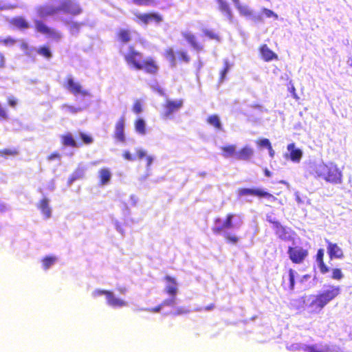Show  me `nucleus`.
I'll return each instance as SVG.
<instances>
[{"label":"nucleus","mask_w":352,"mask_h":352,"mask_svg":"<svg viewBox=\"0 0 352 352\" xmlns=\"http://www.w3.org/2000/svg\"><path fill=\"white\" fill-rule=\"evenodd\" d=\"M142 53L136 50L133 45H130L128 52L124 56V59L131 67L136 70H142L146 74L156 75L159 71L157 62L152 57H148L143 60Z\"/></svg>","instance_id":"nucleus-1"},{"label":"nucleus","mask_w":352,"mask_h":352,"mask_svg":"<svg viewBox=\"0 0 352 352\" xmlns=\"http://www.w3.org/2000/svg\"><path fill=\"white\" fill-rule=\"evenodd\" d=\"M340 287L338 285H329L325 289L314 296L309 304L311 312L319 313L331 300L340 294Z\"/></svg>","instance_id":"nucleus-2"},{"label":"nucleus","mask_w":352,"mask_h":352,"mask_svg":"<svg viewBox=\"0 0 352 352\" xmlns=\"http://www.w3.org/2000/svg\"><path fill=\"white\" fill-rule=\"evenodd\" d=\"M315 173L327 182L340 184L342 182L341 170L333 162L321 163L316 166Z\"/></svg>","instance_id":"nucleus-3"},{"label":"nucleus","mask_w":352,"mask_h":352,"mask_svg":"<svg viewBox=\"0 0 352 352\" xmlns=\"http://www.w3.org/2000/svg\"><path fill=\"white\" fill-rule=\"evenodd\" d=\"M164 56L171 67H176L178 63L188 64L191 60L188 52L182 49L175 51L173 47H168L164 50Z\"/></svg>","instance_id":"nucleus-4"},{"label":"nucleus","mask_w":352,"mask_h":352,"mask_svg":"<svg viewBox=\"0 0 352 352\" xmlns=\"http://www.w3.org/2000/svg\"><path fill=\"white\" fill-rule=\"evenodd\" d=\"M34 25L37 32L46 35L55 41L58 42L63 38V34L60 31L47 26L41 20H34Z\"/></svg>","instance_id":"nucleus-5"},{"label":"nucleus","mask_w":352,"mask_h":352,"mask_svg":"<svg viewBox=\"0 0 352 352\" xmlns=\"http://www.w3.org/2000/svg\"><path fill=\"white\" fill-rule=\"evenodd\" d=\"M239 196H256L258 198H267L272 201H276V197L272 194L261 188H241L238 190Z\"/></svg>","instance_id":"nucleus-6"},{"label":"nucleus","mask_w":352,"mask_h":352,"mask_svg":"<svg viewBox=\"0 0 352 352\" xmlns=\"http://www.w3.org/2000/svg\"><path fill=\"white\" fill-rule=\"evenodd\" d=\"M61 12L71 16L79 15L82 9L80 4L74 0H63L60 2Z\"/></svg>","instance_id":"nucleus-7"},{"label":"nucleus","mask_w":352,"mask_h":352,"mask_svg":"<svg viewBox=\"0 0 352 352\" xmlns=\"http://www.w3.org/2000/svg\"><path fill=\"white\" fill-rule=\"evenodd\" d=\"M287 254L292 263L300 264L308 256V250L299 246L289 247Z\"/></svg>","instance_id":"nucleus-8"},{"label":"nucleus","mask_w":352,"mask_h":352,"mask_svg":"<svg viewBox=\"0 0 352 352\" xmlns=\"http://www.w3.org/2000/svg\"><path fill=\"white\" fill-rule=\"evenodd\" d=\"M64 87L75 96L79 94L83 96L89 95L88 91L82 89L80 83L74 81V79L72 75H68L66 77Z\"/></svg>","instance_id":"nucleus-9"},{"label":"nucleus","mask_w":352,"mask_h":352,"mask_svg":"<svg viewBox=\"0 0 352 352\" xmlns=\"http://www.w3.org/2000/svg\"><path fill=\"white\" fill-rule=\"evenodd\" d=\"M184 104L183 99L176 100H167L164 104V111L162 113L163 118H169L172 114L179 111Z\"/></svg>","instance_id":"nucleus-10"},{"label":"nucleus","mask_w":352,"mask_h":352,"mask_svg":"<svg viewBox=\"0 0 352 352\" xmlns=\"http://www.w3.org/2000/svg\"><path fill=\"white\" fill-rule=\"evenodd\" d=\"M135 16L140 22L145 25L151 22L160 23L163 21L162 16L157 12L136 14Z\"/></svg>","instance_id":"nucleus-11"},{"label":"nucleus","mask_w":352,"mask_h":352,"mask_svg":"<svg viewBox=\"0 0 352 352\" xmlns=\"http://www.w3.org/2000/svg\"><path fill=\"white\" fill-rule=\"evenodd\" d=\"M232 1L241 15L248 18L253 17L254 21H262L261 16H254L253 11L248 5L241 4L239 0H232Z\"/></svg>","instance_id":"nucleus-12"},{"label":"nucleus","mask_w":352,"mask_h":352,"mask_svg":"<svg viewBox=\"0 0 352 352\" xmlns=\"http://www.w3.org/2000/svg\"><path fill=\"white\" fill-rule=\"evenodd\" d=\"M125 120L124 116H121L115 124V131L113 138L120 142H125L126 138L124 135Z\"/></svg>","instance_id":"nucleus-13"},{"label":"nucleus","mask_w":352,"mask_h":352,"mask_svg":"<svg viewBox=\"0 0 352 352\" xmlns=\"http://www.w3.org/2000/svg\"><path fill=\"white\" fill-rule=\"evenodd\" d=\"M166 282V287L164 288L165 292L168 296H177L178 293V284L176 278L173 276L166 275L164 277Z\"/></svg>","instance_id":"nucleus-14"},{"label":"nucleus","mask_w":352,"mask_h":352,"mask_svg":"<svg viewBox=\"0 0 352 352\" xmlns=\"http://www.w3.org/2000/svg\"><path fill=\"white\" fill-rule=\"evenodd\" d=\"M234 214L232 213H229L226 215V219L222 223V224L217 226H213L212 228V232L216 234H219L227 229H230L232 228V219L234 218Z\"/></svg>","instance_id":"nucleus-15"},{"label":"nucleus","mask_w":352,"mask_h":352,"mask_svg":"<svg viewBox=\"0 0 352 352\" xmlns=\"http://www.w3.org/2000/svg\"><path fill=\"white\" fill-rule=\"evenodd\" d=\"M326 242L327 243V252L331 259L342 258L344 257V252L337 243H333L329 241Z\"/></svg>","instance_id":"nucleus-16"},{"label":"nucleus","mask_w":352,"mask_h":352,"mask_svg":"<svg viewBox=\"0 0 352 352\" xmlns=\"http://www.w3.org/2000/svg\"><path fill=\"white\" fill-rule=\"evenodd\" d=\"M259 52L261 58L265 61L269 62L272 60H278V55L271 50L266 44H263L259 47Z\"/></svg>","instance_id":"nucleus-17"},{"label":"nucleus","mask_w":352,"mask_h":352,"mask_svg":"<svg viewBox=\"0 0 352 352\" xmlns=\"http://www.w3.org/2000/svg\"><path fill=\"white\" fill-rule=\"evenodd\" d=\"M182 36L194 50L197 52L204 50V45L197 41V38L193 34L190 32H184L182 33Z\"/></svg>","instance_id":"nucleus-18"},{"label":"nucleus","mask_w":352,"mask_h":352,"mask_svg":"<svg viewBox=\"0 0 352 352\" xmlns=\"http://www.w3.org/2000/svg\"><path fill=\"white\" fill-rule=\"evenodd\" d=\"M254 155V150L249 146H244L236 153V160L248 161Z\"/></svg>","instance_id":"nucleus-19"},{"label":"nucleus","mask_w":352,"mask_h":352,"mask_svg":"<svg viewBox=\"0 0 352 352\" xmlns=\"http://www.w3.org/2000/svg\"><path fill=\"white\" fill-rule=\"evenodd\" d=\"M9 23L14 28H16L19 30H26L30 28L28 22L22 16H18L12 18L9 21Z\"/></svg>","instance_id":"nucleus-20"},{"label":"nucleus","mask_w":352,"mask_h":352,"mask_svg":"<svg viewBox=\"0 0 352 352\" xmlns=\"http://www.w3.org/2000/svg\"><path fill=\"white\" fill-rule=\"evenodd\" d=\"M107 303L112 307H123L127 305V302L121 299L115 297L113 293L112 292H110L109 296L107 298Z\"/></svg>","instance_id":"nucleus-21"},{"label":"nucleus","mask_w":352,"mask_h":352,"mask_svg":"<svg viewBox=\"0 0 352 352\" xmlns=\"http://www.w3.org/2000/svg\"><path fill=\"white\" fill-rule=\"evenodd\" d=\"M270 222L273 225V228L274 229L275 234L282 240L287 239V232L285 227H283L278 221H270Z\"/></svg>","instance_id":"nucleus-22"},{"label":"nucleus","mask_w":352,"mask_h":352,"mask_svg":"<svg viewBox=\"0 0 352 352\" xmlns=\"http://www.w3.org/2000/svg\"><path fill=\"white\" fill-rule=\"evenodd\" d=\"M118 41L122 43H127L131 39V32L128 29H120L116 34Z\"/></svg>","instance_id":"nucleus-23"},{"label":"nucleus","mask_w":352,"mask_h":352,"mask_svg":"<svg viewBox=\"0 0 352 352\" xmlns=\"http://www.w3.org/2000/svg\"><path fill=\"white\" fill-rule=\"evenodd\" d=\"M61 144L64 146H69L72 148H76L79 144L76 142L73 135L70 133H65L60 137Z\"/></svg>","instance_id":"nucleus-24"},{"label":"nucleus","mask_w":352,"mask_h":352,"mask_svg":"<svg viewBox=\"0 0 352 352\" xmlns=\"http://www.w3.org/2000/svg\"><path fill=\"white\" fill-rule=\"evenodd\" d=\"M324 250L319 249L316 254V261L318 264L320 271L322 274H326L329 271V268L326 265L324 262Z\"/></svg>","instance_id":"nucleus-25"},{"label":"nucleus","mask_w":352,"mask_h":352,"mask_svg":"<svg viewBox=\"0 0 352 352\" xmlns=\"http://www.w3.org/2000/svg\"><path fill=\"white\" fill-rule=\"evenodd\" d=\"M38 208L40 209L45 218L51 217V209L49 206V200L46 197L43 198L38 204Z\"/></svg>","instance_id":"nucleus-26"},{"label":"nucleus","mask_w":352,"mask_h":352,"mask_svg":"<svg viewBox=\"0 0 352 352\" xmlns=\"http://www.w3.org/2000/svg\"><path fill=\"white\" fill-rule=\"evenodd\" d=\"M219 10L226 16L229 21H232L233 16L229 4L224 0H218Z\"/></svg>","instance_id":"nucleus-27"},{"label":"nucleus","mask_w":352,"mask_h":352,"mask_svg":"<svg viewBox=\"0 0 352 352\" xmlns=\"http://www.w3.org/2000/svg\"><path fill=\"white\" fill-rule=\"evenodd\" d=\"M287 149L290 151V159L294 162H299L302 155L301 150L295 148L294 143L289 144L287 146Z\"/></svg>","instance_id":"nucleus-28"},{"label":"nucleus","mask_w":352,"mask_h":352,"mask_svg":"<svg viewBox=\"0 0 352 352\" xmlns=\"http://www.w3.org/2000/svg\"><path fill=\"white\" fill-rule=\"evenodd\" d=\"M61 12L60 4L58 6H45L41 10L42 16H52Z\"/></svg>","instance_id":"nucleus-29"},{"label":"nucleus","mask_w":352,"mask_h":352,"mask_svg":"<svg viewBox=\"0 0 352 352\" xmlns=\"http://www.w3.org/2000/svg\"><path fill=\"white\" fill-rule=\"evenodd\" d=\"M99 179H100V184L101 185H106L107 184L111 177V173L110 170L108 168H101L99 172Z\"/></svg>","instance_id":"nucleus-30"},{"label":"nucleus","mask_w":352,"mask_h":352,"mask_svg":"<svg viewBox=\"0 0 352 352\" xmlns=\"http://www.w3.org/2000/svg\"><path fill=\"white\" fill-rule=\"evenodd\" d=\"M222 155L225 157L234 155L236 157V146L234 144L226 145L221 147Z\"/></svg>","instance_id":"nucleus-31"},{"label":"nucleus","mask_w":352,"mask_h":352,"mask_svg":"<svg viewBox=\"0 0 352 352\" xmlns=\"http://www.w3.org/2000/svg\"><path fill=\"white\" fill-rule=\"evenodd\" d=\"M208 124L213 126L217 130H221L222 126L220 119L217 115H211L207 118Z\"/></svg>","instance_id":"nucleus-32"},{"label":"nucleus","mask_w":352,"mask_h":352,"mask_svg":"<svg viewBox=\"0 0 352 352\" xmlns=\"http://www.w3.org/2000/svg\"><path fill=\"white\" fill-rule=\"evenodd\" d=\"M37 54L40 56L45 58L46 59H50L52 57V53L48 45H44L40 46L36 51Z\"/></svg>","instance_id":"nucleus-33"},{"label":"nucleus","mask_w":352,"mask_h":352,"mask_svg":"<svg viewBox=\"0 0 352 352\" xmlns=\"http://www.w3.org/2000/svg\"><path fill=\"white\" fill-rule=\"evenodd\" d=\"M19 153V150L16 148H6L0 149V157H7L8 156H16Z\"/></svg>","instance_id":"nucleus-34"},{"label":"nucleus","mask_w":352,"mask_h":352,"mask_svg":"<svg viewBox=\"0 0 352 352\" xmlns=\"http://www.w3.org/2000/svg\"><path fill=\"white\" fill-rule=\"evenodd\" d=\"M134 125L135 129L138 133L141 135H144L146 133V124L142 118H138L135 121Z\"/></svg>","instance_id":"nucleus-35"},{"label":"nucleus","mask_w":352,"mask_h":352,"mask_svg":"<svg viewBox=\"0 0 352 352\" xmlns=\"http://www.w3.org/2000/svg\"><path fill=\"white\" fill-rule=\"evenodd\" d=\"M56 261L57 258L55 256H47L44 257L41 261L44 270L49 269Z\"/></svg>","instance_id":"nucleus-36"},{"label":"nucleus","mask_w":352,"mask_h":352,"mask_svg":"<svg viewBox=\"0 0 352 352\" xmlns=\"http://www.w3.org/2000/svg\"><path fill=\"white\" fill-rule=\"evenodd\" d=\"M305 352H329L330 349L328 346H325L322 349H317L316 345L306 346L303 348Z\"/></svg>","instance_id":"nucleus-37"},{"label":"nucleus","mask_w":352,"mask_h":352,"mask_svg":"<svg viewBox=\"0 0 352 352\" xmlns=\"http://www.w3.org/2000/svg\"><path fill=\"white\" fill-rule=\"evenodd\" d=\"M203 32L204 34L208 37L210 39H212L218 42L221 41L220 36L212 30H204Z\"/></svg>","instance_id":"nucleus-38"},{"label":"nucleus","mask_w":352,"mask_h":352,"mask_svg":"<svg viewBox=\"0 0 352 352\" xmlns=\"http://www.w3.org/2000/svg\"><path fill=\"white\" fill-rule=\"evenodd\" d=\"M16 39L14 38L7 36L4 38L0 39V44H2L5 46H12L16 43Z\"/></svg>","instance_id":"nucleus-39"},{"label":"nucleus","mask_w":352,"mask_h":352,"mask_svg":"<svg viewBox=\"0 0 352 352\" xmlns=\"http://www.w3.org/2000/svg\"><path fill=\"white\" fill-rule=\"evenodd\" d=\"M79 135L82 141V143L85 144H90L94 142L93 138L89 134H87L83 132H80Z\"/></svg>","instance_id":"nucleus-40"},{"label":"nucleus","mask_w":352,"mask_h":352,"mask_svg":"<svg viewBox=\"0 0 352 352\" xmlns=\"http://www.w3.org/2000/svg\"><path fill=\"white\" fill-rule=\"evenodd\" d=\"M289 284L288 288L290 290H293L294 288L295 280H294V271L292 269H289Z\"/></svg>","instance_id":"nucleus-41"},{"label":"nucleus","mask_w":352,"mask_h":352,"mask_svg":"<svg viewBox=\"0 0 352 352\" xmlns=\"http://www.w3.org/2000/svg\"><path fill=\"white\" fill-rule=\"evenodd\" d=\"M132 110L135 114H139L142 111V104L140 100H136L134 102Z\"/></svg>","instance_id":"nucleus-42"},{"label":"nucleus","mask_w":352,"mask_h":352,"mask_svg":"<svg viewBox=\"0 0 352 352\" xmlns=\"http://www.w3.org/2000/svg\"><path fill=\"white\" fill-rule=\"evenodd\" d=\"M256 144L259 147H266L267 148H270L272 146L270 141L267 138L258 140L256 141Z\"/></svg>","instance_id":"nucleus-43"},{"label":"nucleus","mask_w":352,"mask_h":352,"mask_svg":"<svg viewBox=\"0 0 352 352\" xmlns=\"http://www.w3.org/2000/svg\"><path fill=\"white\" fill-rule=\"evenodd\" d=\"M230 69V64L228 61H225L223 68L220 72V80L223 81L226 78V74Z\"/></svg>","instance_id":"nucleus-44"},{"label":"nucleus","mask_w":352,"mask_h":352,"mask_svg":"<svg viewBox=\"0 0 352 352\" xmlns=\"http://www.w3.org/2000/svg\"><path fill=\"white\" fill-rule=\"evenodd\" d=\"M170 298L165 299L162 302V305L164 306H173L176 302V296H170Z\"/></svg>","instance_id":"nucleus-45"},{"label":"nucleus","mask_w":352,"mask_h":352,"mask_svg":"<svg viewBox=\"0 0 352 352\" xmlns=\"http://www.w3.org/2000/svg\"><path fill=\"white\" fill-rule=\"evenodd\" d=\"M331 278L334 280H340L343 278V274L340 269L335 268L332 270Z\"/></svg>","instance_id":"nucleus-46"},{"label":"nucleus","mask_w":352,"mask_h":352,"mask_svg":"<svg viewBox=\"0 0 352 352\" xmlns=\"http://www.w3.org/2000/svg\"><path fill=\"white\" fill-rule=\"evenodd\" d=\"M261 12L267 18L274 17V19H278L277 14L274 13L272 10L267 8H262Z\"/></svg>","instance_id":"nucleus-47"},{"label":"nucleus","mask_w":352,"mask_h":352,"mask_svg":"<svg viewBox=\"0 0 352 352\" xmlns=\"http://www.w3.org/2000/svg\"><path fill=\"white\" fill-rule=\"evenodd\" d=\"M111 291L109 290H104V289H96L92 292V296L95 298L104 295L106 298H107V296L110 294Z\"/></svg>","instance_id":"nucleus-48"},{"label":"nucleus","mask_w":352,"mask_h":352,"mask_svg":"<svg viewBox=\"0 0 352 352\" xmlns=\"http://www.w3.org/2000/svg\"><path fill=\"white\" fill-rule=\"evenodd\" d=\"M18 6L16 4H6L3 3L0 0V10H14Z\"/></svg>","instance_id":"nucleus-49"},{"label":"nucleus","mask_w":352,"mask_h":352,"mask_svg":"<svg viewBox=\"0 0 352 352\" xmlns=\"http://www.w3.org/2000/svg\"><path fill=\"white\" fill-rule=\"evenodd\" d=\"M8 119L9 116L6 108L0 103V120H7Z\"/></svg>","instance_id":"nucleus-50"},{"label":"nucleus","mask_w":352,"mask_h":352,"mask_svg":"<svg viewBox=\"0 0 352 352\" xmlns=\"http://www.w3.org/2000/svg\"><path fill=\"white\" fill-rule=\"evenodd\" d=\"M133 1L139 6H149L155 3V0H133Z\"/></svg>","instance_id":"nucleus-51"},{"label":"nucleus","mask_w":352,"mask_h":352,"mask_svg":"<svg viewBox=\"0 0 352 352\" xmlns=\"http://www.w3.org/2000/svg\"><path fill=\"white\" fill-rule=\"evenodd\" d=\"M225 239L228 243H230L232 244H236L239 241V237H237L235 235H230V234H226L225 235Z\"/></svg>","instance_id":"nucleus-52"},{"label":"nucleus","mask_w":352,"mask_h":352,"mask_svg":"<svg viewBox=\"0 0 352 352\" xmlns=\"http://www.w3.org/2000/svg\"><path fill=\"white\" fill-rule=\"evenodd\" d=\"M60 159V155L57 151H55V152L51 153L50 155H49L47 157V160H49V161H52V160H59Z\"/></svg>","instance_id":"nucleus-53"},{"label":"nucleus","mask_w":352,"mask_h":352,"mask_svg":"<svg viewBox=\"0 0 352 352\" xmlns=\"http://www.w3.org/2000/svg\"><path fill=\"white\" fill-rule=\"evenodd\" d=\"M123 157L129 161H133L135 160V157L131 154V153L129 151H125L122 153Z\"/></svg>","instance_id":"nucleus-54"},{"label":"nucleus","mask_w":352,"mask_h":352,"mask_svg":"<svg viewBox=\"0 0 352 352\" xmlns=\"http://www.w3.org/2000/svg\"><path fill=\"white\" fill-rule=\"evenodd\" d=\"M81 23L78 22H72L70 25L71 31L78 32L80 29Z\"/></svg>","instance_id":"nucleus-55"},{"label":"nucleus","mask_w":352,"mask_h":352,"mask_svg":"<svg viewBox=\"0 0 352 352\" xmlns=\"http://www.w3.org/2000/svg\"><path fill=\"white\" fill-rule=\"evenodd\" d=\"M8 104L12 107H15L17 104V100L15 98L11 96L8 98Z\"/></svg>","instance_id":"nucleus-56"},{"label":"nucleus","mask_w":352,"mask_h":352,"mask_svg":"<svg viewBox=\"0 0 352 352\" xmlns=\"http://www.w3.org/2000/svg\"><path fill=\"white\" fill-rule=\"evenodd\" d=\"M188 312H189V311L188 309L180 307V308H178L173 314L174 315H182V314H187Z\"/></svg>","instance_id":"nucleus-57"},{"label":"nucleus","mask_w":352,"mask_h":352,"mask_svg":"<svg viewBox=\"0 0 352 352\" xmlns=\"http://www.w3.org/2000/svg\"><path fill=\"white\" fill-rule=\"evenodd\" d=\"M162 307L163 306L162 305V304H160V305H158L157 306H156L155 307H152V308L148 309L147 311H151V312L157 313V312L160 311V310L162 309Z\"/></svg>","instance_id":"nucleus-58"},{"label":"nucleus","mask_w":352,"mask_h":352,"mask_svg":"<svg viewBox=\"0 0 352 352\" xmlns=\"http://www.w3.org/2000/svg\"><path fill=\"white\" fill-rule=\"evenodd\" d=\"M6 66V60L4 55L0 52V69L5 67Z\"/></svg>","instance_id":"nucleus-59"},{"label":"nucleus","mask_w":352,"mask_h":352,"mask_svg":"<svg viewBox=\"0 0 352 352\" xmlns=\"http://www.w3.org/2000/svg\"><path fill=\"white\" fill-rule=\"evenodd\" d=\"M136 154L139 159H142L143 157H144L146 156L145 151L143 150H141V149L138 150L136 152Z\"/></svg>","instance_id":"nucleus-60"},{"label":"nucleus","mask_w":352,"mask_h":352,"mask_svg":"<svg viewBox=\"0 0 352 352\" xmlns=\"http://www.w3.org/2000/svg\"><path fill=\"white\" fill-rule=\"evenodd\" d=\"M146 161L147 166H150L153 162V157L151 156H146Z\"/></svg>","instance_id":"nucleus-61"},{"label":"nucleus","mask_w":352,"mask_h":352,"mask_svg":"<svg viewBox=\"0 0 352 352\" xmlns=\"http://www.w3.org/2000/svg\"><path fill=\"white\" fill-rule=\"evenodd\" d=\"M214 307H215L214 304V303H211L210 305L205 307L204 308V309L206 310V311H210V310L213 309L214 308Z\"/></svg>","instance_id":"nucleus-62"},{"label":"nucleus","mask_w":352,"mask_h":352,"mask_svg":"<svg viewBox=\"0 0 352 352\" xmlns=\"http://www.w3.org/2000/svg\"><path fill=\"white\" fill-rule=\"evenodd\" d=\"M214 226H219V225L222 224L221 219L220 218H219V217L216 218L214 220Z\"/></svg>","instance_id":"nucleus-63"},{"label":"nucleus","mask_w":352,"mask_h":352,"mask_svg":"<svg viewBox=\"0 0 352 352\" xmlns=\"http://www.w3.org/2000/svg\"><path fill=\"white\" fill-rule=\"evenodd\" d=\"M268 151H269V154L270 155L271 157H273L274 156V151L272 148V146H271L270 148H267Z\"/></svg>","instance_id":"nucleus-64"}]
</instances>
